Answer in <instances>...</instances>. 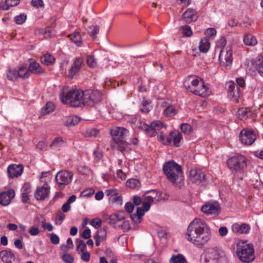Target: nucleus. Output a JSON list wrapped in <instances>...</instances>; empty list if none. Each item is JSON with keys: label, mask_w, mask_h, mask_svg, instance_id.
Returning <instances> with one entry per match:
<instances>
[{"label": "nucleus", "mask_w": 263, "mask_h": 263, "mask_svg": "<svg viewBox=\"0 0 263 263\" xmlns=\"http://www.w3.org/2000/svg\"><path fill=\"white\" fill-rule=\"evenodd\" d=\"M185 238L195 246L201 248L211 239V229L204 220L195 218L188 226Z\"/></svg>", "instance_id": "nucleus-1"}, {"label": "nucleus", "mask_w": 263, "mask_h": 263, "mask_svg": "<svg viewBox=\"0 0 263 263\" xmlns=\"http://www.w3.org/2000/svg\"><path fill=\"white\" fill-rule=\"evenodd\" d=\"M183 86L187 91L202 97H208L211 93L203 80L195 75L189 76L184 80Z\"/></svg>", "instance_id": "nucleus-2"}, {"label": "nucleus", "mask_w": 263, "mask_h": 263, "mask_svg": "<svg viewBox=\"0 0 263 263\" xmlns=\"http://www.w3.org/2000/svg\"><path fill=\"white\" fill-rule=\"evenodd\" d=\"M163 172L167 179L173 183H178L184 179L181 166L173 160L165 162Z\"/></svg>", "instance_id": "nucleus-3"}, {"label": "nucleus", "mask_w": 263, "mask_h": 263, "mask_svg": "<svg viewBox=\"0 0 263 263\" xmlns=\"http://www.w3.org/2000/svg\"><path fill=\"white\" fill-rule=\"evenodd\" d=\"M83 91L81 89L65 88L60 95L62 102L73 107H81Z\"/></svg>", "instance_id": "nucleus-4"}, {"label": "nucleus", "mask_w": 263, "mask_h": 263, "mask_svg": "<svg viewBox=\"0 0 263 263\" xmlns=\"http://www.w3.org/2000/svg\"><path fill=\"white\" fill-rule=\"evenodd\" d=\"M110 132L112 136V147L121 152L126 150L128 147V144L125 141L124 137L128 130L123 127L115 126L111 128Z\"/></svg>", "instance_id": "nucleus-5"}, {"label": "nucleus", "mask_w": 263, "mask_h": 263, "mask_svg": "<svg viewBox=\"0 0 263 263\" xmlns=\"http://www.w3.org/2000/svg\"><path fill=\"white\" fill-rule=\"evenodd\" d=\"M236 253L239 259L243 263H251L255 258L253 245L244 241H240L237 243Z\"/></svg>", "instance_id": "nucleus-6"}, {"label": "nucleus", "mask_w": 263, "mask_h": 263, "mask_svg": "<svg viewBox=\"0 0 263 263\" xmlns=\"http://www.w3.org/2000/svg\"><path fill=\"white\" fill-rule=\"evenodd\" d=\"M81 107L93 106L101 101V94L98 90L83 91Z\"/></svg>", "instance_id": "nucleus-7"}, {"label": "nucleus", "mask_w": 263, "mask_h": 263, "mask_svg": "<svg viewBox=\"0 0 263 263\" xmlns=\"http://www.w3.org/2000/svg\"><path fill=\"white\" fill-rule=\"evenodd\" d=\"M247 158L241 155H236L229 158L227 165L232 171L241 172L247 165Z\"/></svg>", "instance_id": "nucleus-8"}, {"label": "nucleus", "mask_w": 263, "mask_h": 263, "mask_svg": "<svg viewBox=\"0 0 263 263\" xmlns=\"http://www.w3.org/2000/svg\"><path fill=\"white\" fill-rule=\"evenodd\" d=\"M233 50L231 46L221 49L219 54V60L220 65L228 67L231 65L233 61Z\"/></svg>", "instance_id": "nucleus-9"}, {"label": "nucleus", "mask_w": 263, "mask_h": 263, "mask_svg": "<svg viewBox=\"0 0 263 263\" xmlns=\"http://www.w3.org/2000/svg\"><path fill=\"white\" fill-rule=\"evenodd\" d=\"M72 178L73 173L66 170L60 171L55 175V180L61 187L70 183Z\"/></svg>", "instance_id": "nucleus-10"}, {"label": "nucleus", "mask_w": 263, "mask_h": 263, "mask_svg": "<svg viewBox=\"0 0 263 263\" xmlns=\"http://www.w3.org/2000/svg\"><path fill=\"white\" fill-rule=\"evenodd\" d=\"M139 127L146 132L150 136H153L157 130L164 127V124L160 121H154L149 125L145 123H140Z\"/></svg>", "instance_id": "nucleus-11"}, {"label": "nucleus", "mask_w": 263, "mask_h": 263, "mask_svg": "<svg viewBox=\"0 0 263 263\" xmlns=\"http://www.w3.org/2000/svg\"><path fill=\"white\" fill-rule=\"evenodd\" d=\"M239 139L243 144L251 145L255 141L256 136L252 129H243L240 133Z\"/></svg>", "instance_id": "nucleus-12"}, {"label": "nucleus", "mask_w": 263, "mask_h": 263, "mask_svg": "<svg viewBox=\"0 0 263 263\" xmlns=\"http://www.w3.org/2000/svg\"><path fill=\"white\" fill-rule=\"evenodd\" d=\"M149 202H151L147 200L143 202L142 207H138L136 213L131 214L130 218L135 223H140L141 222L142 216L145 212L148 211L150 209Z\"/></svg>", "instance_id": "nucleus-13"}, {"label": "nucleus", "mask_w": 263, "mask_h": 263, "mask_svg": "<svg viewBox=\"0 0 263 263\" xmlns=\"http://www.w3.org/2000/svg\"><path fill=\"white\" fill-rule=\"evenodd\" d=\"M205 179V175L199 168L192 169L189 174V180L196 184H200Z\"/></svg>", "instance_id": "nucleus-14"}, {"label": "nucleus", "mask_w": 263, "mask_h": 263, "mask_svg": "<svg viewBox=\"0 0 263 263\" xmlns=\"http://www.w3.org/2000/svg\"><path fill=\"white\" fill-rule=\"evenodd\" d=\"M24 167L21 164H12L9 165L7 169L8 176L10 179L18 178L22 174Z\"/></svg>", "instance_id": "nucleus-15"}, {"label": "nucleus", "mask_w": 263, "mask_h": 263, "mask_svg": "<svg viewBox=\"0 0 263 263\" xmlns=\"http://www.w3.org/2000/svg\"><path fill=\"white\" fill-rule=\"evenodd\" d=\"M228 96L234 101H238L240 96V90L234 82L229 81L227 83Z\"/></svg>", "instance_id": "nucleus-16"}, {"label": "nucleus", "mask_w": 263, "mask_h": 263, "mask_svg": "<svg viewBox=\"0 0 263 263\" xmlns=\"http://www.w3.org/2000/svg\"><path fill=\"white\" fill-rule=\"evenodd\" d=\"M50 187L47 184L39 186L34 192V197L37 200H44L49 195Z\"/></svg>", "instance_id": "nucleus-17"}, {"label": "nucleus", "mask_w": 263, "mask_h": 263, "mask_svg": "<svg viewBox=\"0 0 263 263\" xmlns=\"http://www.w3.org/2000/svg\"><path fill=\"white\" fill-rule=\"evenodd\" d=\"M182 139V134L180 133L177 131L171 132L167 136V140L165 142V145L178 147L180 146Z\"/></svg>", "instance_id": "nucleus-18"}, {"label": "nucleus", "mask_w": 263, "mask_h": 263, "mask_svg": "<svg viewBox=\"0 0 263 263\" xmlns=\"http://www.w3.org/2000/svg\"><path fill=\"white\" fill-rule=\"evenodd\" d=\"M201 211L207 214L217 216L220 211V207L217 202L205 204L201 207Z\"/></svg>", "instance_id": "nucleus-19"}, {"label": "nucleus", "mask_w": 263, "mask_h": 263, "mask_svg": "<svg viewBox=\"0 0 263 263\" xmlns=\"http://www.w3.org/2000/svg\"><path fill=\"white\" fill-rule=\"evenodd\" d=\"M15 195V192L12 189L0 193V204L3 206L8 205Z\"/></svg>", "instance_id": "nucleus-20"}, {"label": "nucleus", "mask_w": 263, "mask_h": 263, "mask_svg": "<svg viewBox=\"0 0 263 263\" xmlns=\"http://www.w3.org/2000/svg\"><path fill=\"white\" fill-rule=\"evenodd\" d=\"M84 65V62L82 58H76L71 66L68 73V77L73 78L74 76L78 74Z\"/></svg>", "instance_id": "nucleus-21"}, {"label": "nucleus", "mask_w": 263, "mask_h": 263, "mask_svg": "<svg viewBox=\"0 0 263 263\" xmlns=\"http://www.w3.org/2000/svg\"><path fill=\"white\" fill-rule=\"evenodd\" d=\"M143 198L144 200L152 203L157 202L161 200L160 193L155 190L145 192Z\"/></svg>", "instance_id": "nucleus-22"}, {"label": "nucleus", "mask_w": 263, "mask_h": 263, "mask_svg": "<svg viewBox=\"0 0 263 263\" xmlns=\"http://www.w3.org/2000/svg\"><path fill=\"white\" fill-rule=\"evenodd\" d=\"M0 258L4 263H13L15 256L10 249H6L0 251Z\"/></svg>", "instance_id": "nucleus-23"}, {"label": "nucleus", "mask_w": 263, "mask_h": 263, "mask_svg": "<svg viewBox=\"0 0 263 263\" xmlns=\"http://www.w3.org/2000/svg\"><path fill=\"white\" fill-rule=\"evenodd\" d=\"M232 231L237 234H247L250 231V226L246 223H235L232 225Z\"/></svg>", "instance_id": "nucleus-24"}, {"label": "nucleus", "mask_w": 263, "mask_h": 263, "mask_svg": "<svg viewBox=\"0 0 263 263\" xmlns=\"http://www.w3.org/2000/svg\"><path fill=\"white\" fill-rule=\"evenodd\" d=\"M125 218L124 212H119L110 215L108 218V222L110 224L115 227L119 222L124 220Z\"/></svg>", "instance_id": "nucleus-25"}, {"label": "nucleus", "mask_w": 263, "mask_h": 263, "mask_svg": "<svg viewBox=\"0 0 263 263\" xmlns=\"http://www.w3.org/2000/svg\"><path fill=\"white\" fill-rule=\"evenodd\" d=\"M197 12L193 9H188L183 14V20L187 23L197 20Z\"/></svg>", "instance_id": "nucleus-26"}, {"label": "nucleus", "mask_w": 263, "mask_h": 263, "mask_svg": "<svg viewBox=\"0 0 263 263\" xmlns=\"http://www.w3.org/2000/svg\"><path fill=\"white\" fill-rule=\"evenodd\" d=\"M252 66L260 76L263 77V56L259 55L252 61Z\"/></svg>", "instance_id": "nucleus-27"}, {"label": "nucleus", "mask_w": 263, "mask_h": 263, "mask_svg": "<svg viewBox=\"0 0 263 263\" xmlns=\"http://www.w3.org/2000/svg\"><path fill=\"white\" fill-rule=\"evenodd\" d=\"M28 70L29 73L31 72L34 74H41L44 72V70L41 66L40 64L35 61L31 62L28 66Z\"/></svg>", "instance_id": "nucleus-28"}, {"label": "nucleus", "mask_w": 263, "mask_h": 263, "mask_svg": "<svg viewBox=\"0 0 263 263\" xmlns=\"http://www.w3.org/2000/svg\"><path fill=\"white\" fill-rule=\"evenodd\" d=\"M20 0H5L4 2L0 3V9L2 10H8L10 7H15L18 5Z\"/></svg>", "instance_id": "nucleus-29"}, {"label": "nucleus", "mask_w": 263, "mask_h": 263, "mask_svg": "<svg viewBox=\"0 0 263 263\" xmlns=\"http://www.w3.org/2000/svg\"><path fill=\"white\" fill-rule=\"evenodd\" d=\"M107 235V231L105 229H99L95 236L96 239V245L99 246L100 245V242L103 241L106 238Z\"/></svg>", "instance_id": "nucleus-30"}, {"label": "nucleus", "mask_w": 263, "mask_h": 263, "mask_svg": "<svg viewBox=\"0 0 263 263\" xmlns=\"http://www.w3.org/2000/svg\"><path fill=\"white\" fill-rule=\"evenodd\" d=\"M210 47V43L208 37H204L201 39L199 44V50L203 53H206L208 51Z\"/></svg>", "instance_id": "nucleus-31"}, {"label": "nucleus", "mask_w": 263, "mask_h": 263, "mask_svg": "<svg viewBox=\"0 0 263 263\" xmlns=\"http://www.w3.org/2000/svg\"><path fill=\"white\" fill-rule=\"evenodd\" d=\"M245 45L250 46H253L257 44V41L255 36L251 34L245 35L243 39Z\"/></svg>", "instance_id": "nucleus-32"}, {"label": "nucleus", "mask_w": 263, "mask_h": 263, "mask_svg": "<svg viewBox=\"0 0 263 263\" xmlns=\"http://www.w3.org/2000/svg\"><path fill=\"white\" fill-rule=\"evenodd\" d=\"M169 261L170 263H186V259L182 254H173Z\"/></svg>", "instance_id": "nucleus-33"}, {"label": "nucleus", "mask_w": 263, "mask_h": 263, "mask_svg": "<svg viewBox=\"0 0 263 263\" xmlns=\"http://www.w3.org/2000/svg\"><path fill=\"white\" fill-rule=\"evenodd\" d=\"M19 78L26 79L30 77V74L28 70V68L25 66H20L16 70Z\"/></svg>", "instance_id": "nucleus-34"}, {"label": "nucleus", "mask_w": 263, "mask_h": 263, "mask_svg": "<svg viewBox=\"0 0 263 263\" xmlns=\"http://www.w3.org/2000/svg\"><path fill=\"white\" fill-rule=\"evenodd\" d=\"M68 37L77 46H81L82 45L81 36L79 32H73L70 34Z\"/></svg>", "instance_id": "nucleus-35"}, {"label": "nucleus", "mask_w": 263, "mask_h": 263, "mask_svg": "<svg viewBox=\"0 0 263 263\" xmlns=\"http://www.w3.org/2000/svg\"><path fill=\"white\" fill-rule=\"evenodd\" d=\"M41 61L44 65H49L54 62L55 59L51 54L47 53L41 57Z\"/></svg>", "instance_id": "nucleus-36"}, {"label": "nucleus", "mask_w": 263, "mask_h": 263, "mask_svg": "<svg viewBox=\"0 0 263 263\" xmlns=\"http://www.w3.org/2000/svg\"><path fill=\"white\" fill-rule=\"evenodd\" d=\"M6 76L7 79L11 81H15L19 78L17 70L15 69H8L7 71Z\"/></svg>", "instance_id": "nucleus-37"}, {"label": "nucleus", "mask_w": 263, "mask_h": 263, "mask_svg": "<svg viewBox=\"0 0 263 263\" xmlns=\"http://www.w3.org/2000/svg\"><path fill=\"white\" fill-rule=\"evenodd\" d=\"M80 121V118L76 116L69 117L65 123L68 126H71L78 124Z\"/></svg>", "instance_id": "nucleus-38"}, {"label": "nucleus", "mask_w": 263, "mask_h": 263, "mask_svg": "<svg viewBox=\"0 0 263 263\" xmlns=\"http://www.w3.org/2000/svg\"><path fill=\"white\" fill-rule=\"evenodd\" d=\"M21 191L22 192V197L23 198L27 197L28 198V194L31 191V186L30 183L25 182L24 183Z\"/></svg>", "instance_id": "nucleus-39"}, {"label": "nucleus", "mask_w": 263, "mask_h": 263, "mask_svg": "<svg viewBox=\"0 0 263 263\" xmlns=\"http://www.w3.org/2000/svg\"><path fill=\"white\" fill-rule=\"evenodd\" d=\"M177 111L175 107L172 105H169L163 110V114L166 117H172L175 115Z\"/></svg>", "instance_id": "nucleus-40"}, {"label": "nucleus", "mask_w": 263, "mask_h": 263, "mask_svg": "<svg viewBox=\"0 0 263 263\" xmlns=\"http://www.w3.org/2000/svg\"><path fill=\"white\" fill-rule=\"evenodd\" d=\"M27 19V15L24 13H21L14 18V22L18 25H22L25 23Z\"/></svg>", "instance_id": "nucleus-41"}, {"label": "nucleus", "mask_w": 263, "mask_h": 263, "mask_svg": "<svg viewBox=\"0 0 263 263\" xmlns=\"http://www.w3.org/2000/svg\"><path fill=\"white\" fill-rule=\"evenodd\" d=\"M126 186L132 189H135L140 186V183L138 179L133 178L128 179L126 181Z\"/></svg>", "instance_id": "nucleus-42"}, {"label": "nucleus", "mask_w": 263, "mask_h": 263, "mask_svg": "<svg viewBox=\"0 0 263 263\" xmlns=\"http://www.w3.org/2000/svg\"><path fill=\"white\" fill-rule=\"evenodd\" d=\"M76 241L77 243V251L80 252H84L86 249V244L84 241L80 239H77Z\"/></svg>", "instance_id": "nucleus-43"}, {"label": "nucleus", "mask_w": 263, "mask_h": 263, "mask_svg": "<svg viewBox=\"0 0 263 263\" xmlns=\"http://www.w3.org/2000/svg\"><path fill=\"white\" fill-rule=\"evenodd\" d=\"M54 110L53 104L51 102H47L46 106L42 110V114L45 115L51 112Z\"/></svg>", "instance_id": "nucleus-44"}, {"label": "nucleus", "mask_w": 263, "mask_h": 263, "mask_svg": "<svg viewBox=\"0 0 263 263\" xmlns=\"http://www.w3.org/2000/svg\"><path fill=\"white\" fill-rule=\"evenodd\" d=\"M149 104L148 100H143L140 107L141 111L145 114L151 110Z\"/></svg>", "instance_id": "nucleus-45"}, {"label": "nucleus", "mask_w": 263, "mask_h": 263, "mask_svg": "<svg viewBox=\"0 0 263 263\" xmlns=\"http://www.w3.org/2000/svg\"><path fill=\"white\" fill-rule=\"evenodd\" d=\"M88 32L92 38L95 39L99 32V27L98 26H91L88 28Z\"/></svg>", "instance_id": "nucleus-46"}, {"label": "nucleus", "mask_w": 263, "mask_h": 263, "mask_svg": "<svg viewBox=\"0 0 263 263\" xmlns=\"http://www.w3.org/2000/svg\"><path fill=\"white\" fill-rule=\"evenodd\" d=\"M205 256L206 258H209V259L206 258V261H209L210 259H214L217 257V252L216 250L214 249H210L208 252H206L205 254Z\"/></svg>", "instance_id": "nucleus-47"}, {"label": "nucleus", "mask_w": 263, "mask_h": 263, "mask_svg": "<svg viewBox=\"0 0 263 263\" xmlns=\"http://www.w3.org/2000/svg\"><path fill=\"white\" fill-rule=\"evenodd\" d=\"M226 43H227L226 39L224 37H221L216 42L217 50L219 49V51H220L221 49L227 48L228 46L226 47Z\"/></svg>", "instance_id": "nucleus-48"}, {"label": "nucleus", "mask_w": 263, "mask_h": 263, "mask_svg": "<svg viewBox=\"0 0 263 263\" xmlns=\"http://www.w3.org/2000/svg\"><path fill=\"white\" fill-rule=\"evenodd\" d=\"M64 144V140L61 137H56L55 138L51 143V146L54 148H58Z\"/></svg>", "instance_id": "nucleus-49"}, {"label": "nucleus", "mask_w": 263, "mask_h": 263, "mask_svg": "<svg viewBox=\"0 0 263 263\" xmlns=\"http://www.w3.org/2000/svg\"><path fill=\"white\" fill-rule=\"evenodd\" d=\"M61 259L65 263H73L74 262L73 257L69 253H64L61 256Z\"/></svg>", "instance_id": "nucleus-50"}, {"label": "nucleus", "mask_w": 263, "mask_h": 263, "mask_svg": "<svg viewBox=\"0 0 263 263\" xmlns=\"http://www.w3.org/2000/svg\"><path fill=\"white\" fill-rule=\"evenodd\" d=\"M181 32L184 35L186 36H191L193 34L191 28L187 25L182 27Z\"/></svg>", "instance_id": "nucleus-51"}, {"label": "nucleus", "mask_w": 263, "mask_h": 263, "mask_svg": "<svg viewBox=\"0 0 263 263\" xmlns=\"http://www.w3.org/2000/svg\"><path fill=\"white\" fill-rule=\"evenodd\" d=\"M87 63L88 65L90 67H95L97 65L96 59L92 55H89L87 57Z\"/></svg>", "instance_id": "nucleus-52"}, {"label": "nucleus", "mask_w": 263, "mask_h": 263, "mask_svg": "<svg viewBox=\"0 0 263 263\" xmlns=\"http://www.w3.org/2000/svg\"><path fill=\"white\" fill-rule=\"evenodd\" d=\"M216 30L214 28H209L205 31V34L208 37H213L216 35Z\"/></svg>", "instance_id": "nucleus-53"}, {"label": "nucleus", "mask_w": 263, "mask_h": 263, "mask_svg": "<svg viewBox=\"0 0 263 263\" xmlns=\"http://www.w3.org/2000/svg\"><path fill=\"white\" fill-rule=\"evenodd\" d=\"M65 218V215L62 212H59L55 217V223L57 225H60Z\"/></svg>", "instance_id": "nucleus-54"}, {"label": "nucleus", "mask_w": 263, "mask_h": 263, "mask_svg": "<svg viewBox=\"0 0 263 263\" xmlns=\"http://www.w3.org/2000/svg\"><path fill=\"white\" fill-rule=\"evenodd\" d=\"M109 200L110 202L117 203L118 204H122V203L121 197L118 195L109 197Z\"/></svg>", "instance_id": "nucleus-55"}, {"label": "nucleus", "mask_w": 263, "mask_h": 263, "mask_svg": "<svg viewBox=\"0 0 263 263\" xmlns=\"http://www.w3.org/2000/svg\"><path fill=\"white\" fill-rule=\"evenodd\" d=\"M29 233L32 236H35L40 233V230L37 226L34 225L30 228Z\"/></svg>", "instance_id": "nucleus-56"}, {"label": "nucleus", "mask_w": 263, "mask_h": 263, "mask_svg": "<svg viewBox=\"0 0 263 263\" xmlns=\"http://www.w3.org/2000/svg\"><path fill=\"white\" fill-rule=\"evenodd\" d=\"M181 129L184 134H189L192 131V127L187 123H183L181 125Z\"/></svg>", "instance_id": "nucleus-57"}, {"label": "nucleus", "mask_w": 263, "mask_h": 263, "mask_svg": "<svg viewBox=\"0 0 263 263\" xmlns=\"http://www.w3.org/2000/svg\"><path fill=\"white\" fill-rule=\"evenodd\" d=\"M90 224L94 228L97 229L101 226L102 221L100 218H96L90 221Z\"/></svg>", "instance_id": "nucleus-58"}, {"label": "nucleus", "mask_w": 263, "mask_h": 263, "mask_svg": "<svg viewBox=\"0 0 263 263\" xmlns=\"http://www.w3.org/2000/svg\"><path fill=\"white\" fill-rule=\"evenodd\" d=\"M99 133V130L95 128H90L87 130L86 136L88 137H96Z\"/></svg>", "instance_id": "nucleus-59"}, {"label": "nucleus", "mask_w": 263, "mask_h": 263, "mask_svg": "<svg viewBox=\"0 0 263 263\" xmlns=\"http://www.w3.org/2000/svg\"><path fill=\"white\" fill-rule=\"evenodd\" d=\"M81 254L80 256L81 259L85 262H88L90 259V253L87 251H84Z\"/></svg>", "instance_id": "nucleus-60"}, {"label": "nucleus", "mask_w": 263, "mask_h": 263, "mask_svg": "<svg viewBox=\"0 0 263 263\" xmlns=\"http://www.w3.org/2000/svg\"><path fill=\"white\" fill-rule=\"evenodd\" d=\"M50 239L51 242L54 245H57L60 242L59 237L54 233L51 234Z\"/></svg>", "instance_id": "nucleus-61"}, {"label": "nucleus", "mask_w": 263, "mask_h": 263, "mask_svg": "<svg viewBox=\"0 0 263 263\" xmlns=\"http://www.w3.org/2000/svg\"><path fill=\"white\" fill-rule=\"evenodd\" d=\"M31 4L33 6L39 8L44 6V3L42 0H32Z\"/></svg>", "instance_id": "nucleus-62"}, {"label": "nucleus", "mask_w": 263, "mask_h": 263, "mask_svg": "<svg viewBox=\"0 0 263 263\" xmlns=\"http://www.w3.org/2000/svg\"><path fill=\"white\" fill-rule=\"evenodd\" d=\"M81 236L84 239H89L91 237L90 230L88 228L85 229L83 231Z\"/></svg>", "instance_id": "nucleus-63"}, {"label": "nucleus", "mask_w": 263, "mask_h": 263, "mask_svg": "<svg viewBox=\"0 0 263 263\" xmlns=\"http://www.w3.org/2000/svg\"><path fill=\"white\" fill-rule=\"evenodd\" d=\"M106 195L109 197H111L117 195V191L115 189H111L106 191Z\"/></svg>", "instance_id": "nucleus-64"}]
</instances>
